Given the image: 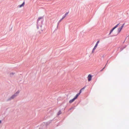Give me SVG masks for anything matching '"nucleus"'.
<instances>
[{
    "instance_id": "2",
    "label": "nucleus",
    "mask_w": 129,
    "mask_h": 129,
    "mask_svg": "<svg viewBox=\"0 0 129 129\" xmlns=\"http://www.w3.org/2000/svg\"><path fill=\"white\" fill-rule=\"evenodd\" d=\"M119 24L118 23L110 31L109 35L110 34H111L112 33V32L114 30V29L116 28L119 25Z\"/></svg>"
},
{
    "instance_id": "8",
    "label": "nucleus",
    "mask_w": 129,
    "mask_h": 129,
    "mask_svg": "<svg viewBox=\"0 0 129 129\" xmlns=\"http://www.w3.org/2000/svg\"><path fill=\"white\" fill-rule=\"evenodd\" d=\"M43 18V17H39L38 18V21L40 19H42Z\"/></svg>"
},
{
    "instance_id": "15",
    "label": "nucleus",
    "mask_w": 129,
    "mask_h": 129,
    "mask_svg": "<svg viewBox=\"0 0 129 129\" xmlns=\"http://www.w3.org/2000/svg\"><path fill=\"white\" fill-rule=\"evenodd\" d=\"M94 50H93V49L92 51V53H94Z\"/></svg>"
},
{
    "instance_id": "5",
    "label": "nucleus",
    "mask_w": 129,
    "mask_h": 129,
    "mask_svg": "<svg viewBox=\"0 0 129 129\" xmlns=\"http://www.w3.org/2000/svg\"><path fill=\"white\" fill-rule=\"evenodd\" d=\"M92 76L91 75L89 74L88 76V81H90L91 79Z\"/></svg>"
},
{
    "instance_id": "11",
    "label": "nucleus",
    "mask_w": 129,
    "mask_h": 129,
    "mask_svg": "<svg viewBox=\"0 0 129 129\" xmlns=\"http://www.w3.org/2000/svg\"><path fill=\"white\" fill-rule=\"evenodd\" d=\"M96 47H95V46H94L93 49V50H95L96 49Z\"/></svg>"
},
{
    "instance_id": "6",
    "label": "nucleus",
    "mask_w": 129,
    "mask_h": 129,
    "mask_svg": "<svg viewBox=\"0 0 129 129\" xmlns=\"http://www.w3.org/2000/svg\"><path fill=\"white\" fill-rule=\"evenodd\" d=\"M85 87H83V88H82V89H81L80 90V91L79 92V93H77L76 95V96H77V97L78 96L80 95V93L81 92H82V90Z\"/></svg>"
},
{
    "instance_id": "4",
    "label": "nucleus",
    "mask_w": 129,
    "mask_h": 129,
    "mask_svg": "<svg viewBox=\"0 0 129 129\" xmlns=\"http://www.w3.org/2000/svg\"><path fill=\"white\" fill-rule=\"evenodd\" d=\"M77 97L76 95L75 96L73 99L70 100L69 102L70 103H71L74 102L77 98Z\"/></svg>"
},
{
    "instance_id": "3",
    "label": "nucleus",
    "mask_w": 129,
    "mask_h": 129,
    "mask_svg": "<svg viewBox=\"0 0 129 129\" xmlns=\"http://www.w3.org/2000/svg\"><path fill=\"white\" fill-rule=\"evenodd\" d=\"M19 91H18L17 92L15 93V94L12 96L11 97V98L13 99L15 97L17 96L18 94L19 93Z\"/></svg>"
},
{
    "instance_id": "7",
    "label": "nucleus",
    "mask_w": 129,
    "mask_h": 129,
    "mask_svg": "<svg viewBox=\"0 0 129 129\" xmlns=\"http://www.w3.org/2000/svg\"><path fill=\"white\" fill-rule=\"evenodd\" d=\"M24 4H25V2H23V3L22 4H21V5H19L18 6V7L19 8H21L22 7H23L24 5Z\"/></svg>"
},
{
    "instance_id": "18",
    "label": "nucleus",
    "mask_w": 129,
    "mask_h": 129,
    "mask_svg": "<svg viewBox=\"0 0 129 129\" xmlns=\"http://www.w3.org/2000/svg\"><path fill=\"white\" fill-rule=\"evenodd\" d=\"M14 74V73H12V74Z\"/></svg>"
},
{
    "instance_id": "1",
    "label": "nucleus",
    "mask_w": 129,
    "mask_h": 129,
    "mask_svg": "<svg viewBox=\"0 0 129 129\" xmlns=\"http://www.w3.org/2000/svg\"><path fill=\"white\" fill-rule=\"evenodd\" d=\"M124 23L121 26L119 27V28H118V33H120V32L121 31L122 29L124 27Z\"/></svg>"
},
{
    "instance_id": "13",
    "label": "nucleus",
    "mask_w": 129,
    "mask_h": 129,
    "mask_svg": "<svg viewBox=\"0 0 129 129\" xmlns=\"http://www.w3.org/2000/svg\"><path fill=\"white\" fill-rule=\"evenodd\" d=\"M98 45V44H97L96 43L95 46V47H97Z\"/></svg>"
},
{
    "instance_id": "12",
    "label": "nucleus",
    "mask_w": 129,
    "mask_h": 129,
    "mask_svg": "<svg viewBox=\"0 0 129 129\" xmlns=\"http://www.w3.org/2000/svg\"><path fill=\"white\" fill-rule=\"evenodd\" d=\"M65 17H64V16L60 20V21L62 20Z\"/></svg>"
},
{
    "instance_id": "9",
    "label": "nucleus",
    "mask_w": 129,
    "mask_h": 129,
    "mask_svg": "<svg viewBox=\"0 0 129 129\" xmlns=\"http://www.w3.org/2000/svg\"><path fill=\"white\" fill-rule=\"evenodd\" d=\"M61 113V111H59L57 113V115H60V114Z\"/></svg>"
},
{
    "instance_id": "17",
    "label": "nucleus",
    "mask_w": 129,
    "mask_h": 129,
    "mask_svg": "<svg viewBox=\"0 0 129 129\" xmlns=\"http://www.w3.org/2000/svg\"><path fill=\"white\" fill-rule=\"evenodd\" d=\"M1 123V121L0 120V124Z\"/></svg>"
},
{
    "instance_id": "10",
    "label": "nucleus",
    "mask_w": 129,
    "mask_h": 129,
    "mask_svg": "<svg viewBox=\"0 0 129 129\" xmlns=\"http://www.w3.org/2000/svg\"><path fill=\"white\" fill-rule=\"evenodd\" d=\"M68 12H67V13H65V14L64 15V17H66V16L68 15Z\"/></svg>"
},
{
    "instance_id": "16",
    "label": "nucleus",
    "mask_w": 129,
    "mask_h": 129,
    "mask_svg": "<svg viewBox=\"0 0 129 129\" xmlns=\"http://www.w3.org/2000/svg\"><path fill=\"white\" fill-rule=\"evenodd\" d=\"M104 68H103L102 70H101V71H102L104 69Z\"/></svg>"
},
{
    "instance_id": "14",
    "label": "nucleus",
    "mask_w": 129,
    "mask_h": 129,
    "mask_svg": "<svg viewBox=\"0 0 129 129\" xmlns=\"http://www.w3.org/2000/svg\"><path fill=\"white\" fill-rule=\"evenodd\" d=\"M99 42H100V41H97L96 43L98 44L99 43Z\"/></svg>"
}]
</instances>
